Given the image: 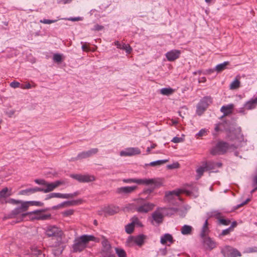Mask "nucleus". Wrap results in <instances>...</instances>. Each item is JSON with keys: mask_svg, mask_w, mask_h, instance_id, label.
Returning <instances> with one entry per match:
<instances>
[{"mask_svg": "<svg viewBox=\"0 0 257 257\" xmlns=\"http://www.w3.org/2000/svg\"><path fill=\"white\" fill-rule=\"evenodd\" d=\"M45 234L48 237H52V240H55L52 246L59 247L62 243V238L63 234L62 230L55 225H49L45 228ZM62 249L59 247L56 251H53L54 255H58L61 253Z\"/></svg>", "mask_w": 257, "mask_h": 257, "instance_id": "f257e3e1", "label": "nucleus"}, {"mask_svg": "<svg viewBox=\"0 0 257 257\" xmlns=\"http://www.w3.org/2000/svg\"><path fill=\"white\" fill-rule=\"evenodd\" d=\"M238 145L235 144H229V143L219 141L210 150V153L212 155H223L227 151L234 152L235 156L238 157L239 153L236 151Z\"/></svg>", "mask_w": 257, "mask_h": 257, "instance_id": "f03ea898", "label": "nucleus"}, {"mask_svg": "<svg viewBox=\"0 0 257 257\" xmlns=\"http://www.w3.org/2000/svg\"><path fill=\"white\" fill-rule=\"evenodd\" d=\"M35 182L37 184L44 186V187L32 188L33 194L37 192H42L45 193L52 192L60 185L64 183L63 181L57 180L53 182H49L44 179H36Z\"/></svg>", "mask_w": 257, "mask_h": 257, "instance_id": "7ed1b4c3", "label": "nucleus"}, {"mask_svg": "<svg viewBox=\"0 0 257 257\" xmlns=\"http://www.w3.org/2000/svg\"><path fill=\"white\" fill-rule=\"evenodd\" d=\"M95 237L91 235H83L76 237L72 245V250L74 252H80L84 250L90 241L94 240Z\"/></svg>", "mask_w": 257, "mask_h": 257, "instance_id": "20e7f679", "label": "nucleus"}, {"mask_svg": "<svg viewBox=\"0 0 257 257\" xmlns=\"http://www.w3.org/2000/svg\"><path fill=\"white\" fill-rule=\"evenodd\" d=\"M135 209L141 213H146L153 209L155 205L149 202L146 199L139 198L135 200L134 203Z\"/></svg>", "mask_w": 257, "mask_h": 257, "instance_id": "39448f33", "label": "nucleus"}, {"mask_svg": "<svg viewBox=\"0 0 257 257\" xmlns=\"http://www.w3.org/2000/svg\"><path fill=\"white\" fill-rule=\"evenodd\" d=\"M24 215H28L29 218L31 220H46L51 218L50 213H45V210L40 209L33 211L28 212Z\"/></svg>", "mask_w": 257, "mask_h": 257, "instance_id": "423d86ee", "label": "nucleus"}, {"mask_svg": "<svg viewBox=\"0 0 257 257\" xmlns=\"http://www.w3.org/2000/svg\"><path fill=\"white\" fill-rule=\"evenodd\" d=\"M211 103L212 98L210 96L203 97L197 105L196 114L199 116L201 115Z\"/></svg>", "mask_w": 257, "mask_h": 257, "instance_id": "0eeeda50", "label": "nucleus"}, {"mask_svg": "<svg viewBox=\"0 0 257 257\" xmlns=\"http://www.w3.org/2000/svg\"><path fill=\"white\" fill-rule=\"evenodd\" d=\"M101 255L103 257H115L114 254L111 252V246L109 241L103 236H101Z\"/></svg>", "mask_w": 257, "mask_h": 257, "instance_id": "6e6552de", "label": "nucleus"}, {"mask_svg": "<svg viewBox=\"0 0 257 257\" xmlns=\"http://www.w3.org/2000/svg\"><path fill=\"white\" fill-rule=\"evenodd\" d=\"M221 253L224 257H238L241 256V253L236 248L229 245H226L221 248Z\"/></svg>", "mask_w": 257, "mask_h": 257, "instance_id": "1a4fd4ad", "label": "nucleus"}, {"mask_svg": "<svg viewBox=\"0 0 257 257\" xmlns=\"http://www.w3.org/2000/svg\"><path fill=\"white\" fill-rule=\"evenodd\" d=\"M28 210V206L27 205V203L25 202H22L21 205L15 208L14 210H12L10 214L11 217H15L16 216L20 215H21V220H23L24 217L26 216H28V215H24L26 213H24L26 211Z\"/></svg>", "mask_w": 257, "mask_h": 257, "instance_id": "9d476101", "label": "nucleus"}, {"mask_svg": "<svg viewBox=\"0 0 257 257\" xmlns=\"http://www.w3.org/2000/svg\"><path fill=\"white\" fill-rule=\"evenodd\" d=\"M183 192L186 193L188 195H190L191 194V192L190 191L178 189L166 192L165 197L166 199L170 202L172 201V200L176 198L177 199H180L179 195Z\"/></svg>", "mask_w": 257, "mask_h": 257, "instance_id": "9b49d317", "label": "nucleus"}, {"mask_svg": "<svg viewBox=\"0 0 257 257\" xmlns=\"http://www.w3.org/2000/svg\"><path fill=\"white\" fill-rule=\"evenodd\" d=\"M70 177L76 180L79 182L87 183L93 181L95 180V177L88 174H71Z\"/></svg>", "mask_w": 257, "mask_h": 257, "instance_id": "f8f14e48", "label": "nucleus"}, {"mask_svg": "<svg viewBox=\"0 0 257 257\" xmlns=\"http://www.w3.org/2000/svg\"><path fill=\"white\" fill-rule=\"evenodd\" d=\"M227 138L230 141L237 140L238 142H241L243 140V136L241 133V128L238 127L232 131H229L227 135Z\"/></svg>", "mask_w": 257, "mask_h": 257, "instance_id": "ddd939ff", "label": "nucleus"}, {"mask_svg": "<svg viewBox=\"0 0 257 257\" xmlns=\"http://www.w3.org/2000/svg\"><path fill=\"white\" fill-rule=\"evenodd\" d=\"M118 211V208L112 205L105 206L100 210L97 211V214L104 216L112 215Z\"/></svg>", "mask_w": 257, "mask_h": 257, "instance_id": "4468645a", "label": "nucleus"}, {"mask_svg": "<svg viewBox=\"0 0 257 257\" xmlns=\"http://www.w3.org/2000/svg\"><path fill=\"white\" fill-rule=\"evenodd\" d=\"M122 181L125 183H135L138 184H145L150 185L154 184L155 181L153 179H124Z\"/></svg>", "mask_w": 257, "mask_h": 257, "instance_id": "2eb2a0df", "label": "nucleus"}, {"mask_svg": "<svg viewBox=\"0 0 257 257\" xmlns=\"http://www.w3.org/2000/svg\"><path fill=\"white\" fill-rule=\"evenodd\" d=\"M203 246L206 250H211L217 246V244L209 236L202 237Z\"/></svg>", "mask_w": 257, "mask_h": 257, "instance_id": "dca6fc26", "label": "nucleus"}, {"mask_svg": "<svg viewBox=\"0 0 257 257\" xmlns=\"http://www.w3.org/2000/svg\"><path fill=\"white\" fill-rule=\"evenodd\" d=\"M137 188V186L121 187L117 188L115 192L121 195H128L134 192Z\"/></svg>", "mask_w": 257, "mask_h": 257, "instance_id": "f3484780", "label": "nucleus"}, {"mask_svg": "<svg viewBox=\"0 0 257 257\" xmlns=\"http://www.w3.org/2000/svg\"><path fill=\"white\" fill-rule=\"evenodd\" d=\"M74 194L72 193L62 194L60 193H51L46 195L45 200H49L53 198L70 199L74 197Z\"/></svg>", "mask_w": 257, "mask_h": 257, "instance_id": "a211bd4d", "label": "nucleus"}, {"mask_svg": "<svg viewBox=\"0 0 257 257\" xmlns=\"http://www.w3.org/2000/svg\"><path fill=\"white\" fill-rule=\"evenodd\" d=\"M181 53L180 50L174 49L167 52L165 56L168 61L172 62L179 58Z\"/></svg>", "mask_w": 257, "mask_h": 257, "instance_id": "6ab92c4d", "label": "nucleus"}, {"mask_svg": "<svg viewBox=\"0 0 257 257\" xmlns=\"http://www.w3.org/2000/svg\"><path fill=\"white\" fill-rule=\"evenodd\" d=\"M163 220V215L162 213L155 211L152 214L151 223L153 225H159Z\"/></svg>", "mask_w": 257, "mask_h": 257, "instance_id": "aec40b11", "label": "nucleus"}, {"mask_svg": "<svg viewBox=\"0 0 257 257\" xmlns=\"http://www.w3.org/2000/svg\"><path fill=\"white\" fill-rule=\"evenodd\" d=\"M141 154V151L138 148H128L120 152L121 156H131Z\"/></svg>", "mask_w": 257, "mask_h": 257, "instance_id": "412c9836", "label": "nucleus"}, {"mask_svg": "<svg viewBox=\"0 0 257 257\" xmlns=\"http://www.w3.org/2000/svg\"><path fill=\"white\" fill-rule=\"evenodd\" d=\"M146 238V236L144 234H140L137 236H130L128 238V241H133L138 245L141 246L144 243V240Z\"/></svg>", "mask_w": 257, "mask_h": 257, "instance_id": "4be33fe9", "label": "nucleus"}, {"mask_svg": "<svg viewBox=\"0 0 257 257\" xmlns=\"http://www.w3.org/2000/svg\"><path fill=\"white\" fill-rule=\"evenodd\" d=\"M96 152V149H91L87 151L79 153L76 158V160H81L87 158L92 155L95 154Z\"/></svg>", "mask_w": 257, "mask_h": 257, "instance_id": "5701e85b", "label": "nucleus"}, {"mask_svg": "<svg viewBox=\"0 0 257 257\" xmlns=\"http://www.w3.org/2000/svg\"><path fill=\"white\" fill-rule=\"evenodd\" d=\"M174 241L172 235L169 233H165L161 237L160 242L162 244H166L167 242L172 244Z\"/></svg>", "mask_w": 257, "mask_h": 257, "instance_id": "b1692460", "label": "nucleus"}, {"mask_svg": "<svg viewBox=\"0 0 257 257\" xmlns=\"http://www.w3.org/2000/svg\"><path fill=\"white\" fill-rule=\"evenodd\" d=\"M257 105V96L251 98L244 104V107L248 110L254 109Z\"/></svg>", "mask_w": 257, "mask_h": 257, "instance_id": "393cba45", "label": "nucleus"}, {"mask_svg": "<svg viewBox=\"0 0 257 257\" xmlns=\"http://www.w3.org/2000/svg\"><path fill=\"white\" fill-rule=\"evenodd\" d=\"M234 107L233 104H229L226 105H223L221 108L220 111L223 113L224 116H226L232 113V110Z\"/></svg>", "mask_w": 257, "mask_h": 257, "instance_id": "a878e982", "label": "nucleus"}, {"mask_svg": "<svg viewBox=\"0 0 257 257\" xmlns=\"http://www.w3.org/2000/svg\"><path fill=\"white\" fill-rule=\"evenodd\" d=\"M12 195L11 189L6 187L0 191V201H3L5 198Z\"/></svg>", "mask_w": 257, "mask_h": 257, "instance_id": "bb28decb", "label": "nucleus"}, {"mask_svg": "<svg viewBox=\"0 0 257 257\" xmlns=\"http://www.w3.org/2000/svg\"><path fill=\"white\" fill-rule=\"evenodd\" d=\"M31 257H45V255L42 253L41 250L36 247H32L31 249Z\"/></svg>", "mask_w": 257, "mask_h": 257, "instance_id": "cd10ccee", "label": "nucleus"}, {"mask_svg": "<svg viewBox=\"0 0 257 257\" xmlns=\"http://www.w3.org/2000/svg\"><path fill=\"white\" fill-rule=\"evenodd\" d=\"M213 215L215 216L217 219H218V221L220 224L224 225H228L230 224V221L229 219H225L219 218V216L221 215V213L220 212L217 211H214Z\"/></svg>", "mask_w": 257, "mask_h": 257, "instance_id": "c85d7f7f", "label": "nucleus"}, {"mask_svg": "<svg viewBox=\"0 0 257 257\" xmlns=\"http://www.w3.org/2000/svg\"><path fill=\"white\" fill-rule=\"evenodd\" d=\"M193 230L191 226L185 224L182 227L181 232L183 235H189L192 233Z\"/></svg>", "mask_w": 257, "mask_h": 257, "instance_id": "c756f323", "label": "nucleus"}, {"mask_svg": "<svg viewBox=\"0 0 257 257\" xmlns=\"http://www.w3.org/2000/svg\"><path fill=\"white\" fill-rule=\"evenodd\" d=\"M208 225V222L207 219H206L202 226L201 231L200 233V236L201 238L206 237V235L208 234L209 230Z\"/></svg>", "mask_w": 257, "mask_h": 257, "instance_id": "7c9ffc66", "label": "nucleus"}, {"mask_svg": "<svg viewBox=\"0 0 257 257\" xmlns=\"http://www.w3.org/2000/svg\"><path fill=\"white\" fill-rule=\"evenodd\" d=\"M229 63L228 61H225L222 63L219 64L215 66V70L217 73H220L226 68L227 66L229 65Z\"/></svg>", "mask_w": 257, "mask_h": 257, "instance_id": "2f4dec72", "label": "nucleus"}, {"mask_svg": "<svg viewBox=\"0 0 257 257\" xmlns=\"http://www.w3.org/2000/svg\"><path fill=\"white\" fill-rule=\"evenodd\" d=\"M168 161V160H160L156 161H153L151 162L149 164H146V166H151L152 167H154L156 166H161Z\"/></svg>", "mask_w": 257, "mask_h": 257, "instance_id": "473e14b6", "label": "nucleus"}, {"mask_svg": "<svg viewBox=\"0 0 257 257\" xmlns=\"http://www.w3.org/2000/svg\"><path fill=\"white\" fill-rule=\"evenodd\" d=\"M131 222L134 225L135 227H142L143 226L142 223L141 222L139 218L136 216L133 217L131 218Z\"/></svg>", "mask_w": 257, "mask_h": 257, "instance_id": "72a5a7b5", "label": "nucleus"}, {"mask_svg": "<svg viewBox=\"0 0 257 257\" xmlns=\"http://www.w3.org/2000/svg\"><path fill=\"white\" fill-rule=\"evenodd\" d=\"M203 163L206 167V170L207 171L216 169L215 162L208 161V162H205Z\"/></svg>", "mask_w": 257, "mask_h": 257, "instance_id": "f704fd0d", "label": "nucleus"}, {"mask_svg": "<svg viewBox=\"0 0 257 257\" xmlns=\"http://www.w3.org/2000/svg\"><path fill=\"white\" fill-rule=\"evenodd\" d=\"M73 204V201H65L60 204H58L56 206H54L53 209H59V208H62L64 206H70L72 205Z\"/></svg>", "mask_w": 257, "mask_h": 257, "instance_id": "c9c22d12", "label": "nucleus"}, {"mask_svg": "<svg viewBox=\"0 0 257 257\" xmlns=\"http://www.w3.org/2000/svg\"><path fill=\"white\" fill-rule=\"evenodd\" d=\"M26 203H27V205L28 206V208L29 207L31 206H43L44 205V203L41 201H25Z\"/></svg>", "mask_w": 257, "mask_h": 257, "instance_id": "e433bc0d", "label": "nucleus"}, {"mask_svg": "<svg viewBox=\"0 0 257 257\" xmlns=\"http://www.w3.org/2000/svg\"><path fill=\"white\" fill-rule=\"evenodd\" d=\"M205 171L207 170H206V167L203 163L202 166H200L196 170L197 179L200 178L203 175Z\"/></svg>", "mask_w": 257, "mask_h": 257, "instance_id": "4c0bfd02", "label": "nucleus"}, {"mask_svg": "<svg viewBox=\"0 0 257 257\" xmlns=\"http://www.w3.org/2000/svg\"><path fill=\"white\" fill-rule=\"evenodd\" d=\"M115 251L118 257H126V253L125 250L119 247H115Z\"/></svg>", "mask_w": 257, "mask_h": 257, "instance_id": "58836bf2", "label": "nucleus"}, {"mask_svg": "<svg viewBox=\"0 0 257 257\" xmlns=\"http://www.w3.org/2000/svg\"><path fill=\"white\" fill-rule=\"evenodd\" d=\"M174 90L171 88H163L160 90V92L164 95H170L173 93Z\"/></svg>", "mask_w": 257, "mask_h": 257, "instance_id": "ea45409f", "label": "nucleus"}, {"mask_svg": "<svg viewBox=\"0 0 257 257\" xmlns=\"http://www.w3.org/2000/svg\"><path fill=\"white\" fill-rule=\"evenodd\" d=\"M121 45L120 49L124 50L127 54L131 53L133 49L129 44L122 43Z\"/></svg>", "mask_w": 257, "mask_h": 257, "instance_id": "a19ab883", "label": "nucleus"}, {"mask_svg": "<svg viewBox=\"0 0 257 257\" xmlns=\"http://www.w3.org/2000/svg\"><path fill=\"white\" fill-rule=\"evenodd\" d=\"M240 86V81L236 79L233 81L231 82V83L230 84V89H236L238 88H239Z\"/></svg>", "mask_w": 257, "mask_h": 257, "instance_id": "79ce46f5", "label": "nucleus"}, {"mask_svg": "<svg viewBox=\"0 0 257 257\" xmlns=\"http://www.w3.org/2000/svg\"><path fill=\"white\" fill-rule=\"evenodd\" d=\"M73 213L74 210L72 209H69L61 212V214L64 217H69L73 214Z\"/></svg>", "mask_w": 257, "mask_h": 257, "instance_id": "37998d69", "label": "nucleus"}, {"mask_svg": "<svg viewBox=\"0 0 257 257\" xmlns=\"http://www.w3.org/2000/svg\"><path fill=\"white\" fill-rule=\"evenodd\" d=\"M135 226L131 222L125 226V232L128 234H131L134 230Z\"/></svg>", "mask_w": 257, "mask_h": 257, "instance_id": "c03bdc74", "label": "nucleus"}, {"mask_svg": "<svg viewBox=\"0 0 257 257\" xmlns=\"http://www.w3.org/2000/svg\"><path fill=\"white\" fill-rule=\"evenodd\" d=\"M62 56L60 54H54L53 56V60L55 62L60 63L63 60Z\"/></svg>", "mask_w": 257, "mask_h": 257, "instance_id": "a18cd8bd", "label": "nucleus"}, {"mask_svg": "<svg viewBox=\"0 0 257 257\" xmlns=\"http://www.w3.org/2000/svg\"><path fill=\"white\" fill-rule=\"evenodd\" d=\"M61 20V18H59L57 17V19L56 20H48V19H43L40 21L41 23L45 24H51L52 23H54L56 22L58 20Z\"/></svg>", "mask_w": 257, "mask_h": 257, "instance_id": "49530a36", "label": "nucleus"}, {"mask_svg": "<svg viewBox=\"0 0 257 257\" xmlns=\"http://www.w3.org/2000/svg\"><path fill=\"white\" fill-rule=\"evenodd\" d=\"M32 194H33L32 188L21 190L19 193V194L22 195H29Z\"/></svg>", "mask_w": 257, "mask_h": 257, "instance_id": "de8ad7c7", "label": "nucleus"}, {"mask_svg": "<svg viewBox=\"0 0 257 257\" xmlns=\"http://www.w3.org/2000/svg\"><path fill=\"white\" fill-rule=\"evenodd\" d=\"M179 210V209L176 207H171L168 209V214L170 215L174 214L176 213Z\"/></svg>", "mask_w": 257, "mask_h": 257, "instance_id": "09e8293b", "label": "nucleus"}, {"mask_svg": "<svg viewBox=\"0 0 257 257\" xmlns=\"http://www.w3.org/2000/svg\"><path fill=\"white\" fill-rule=\"evenodd\" d=\"M21 85L19 82L16 81H14L10 84V86L13 88L21 87Z\"/></svg>", "mask_w": 257, "mask_h": 257, "instance_id": "8fccbe9b", "label": "nucleus"}, {"mask_svg": "<svg viewBox=\"0 0 257 257\" xmlns=\"http://www.w3.org/2000/svg\"><path fill=\"white\" fill-rule=\"evenodd\" d=\"M207 135V130L205 128H202L196 134V136L201 137Z\"/></svg>", "mask_w": 257, "mask_h": 257, "instance_id": "3c124183", "label": "nucleus"}, {"mask_svg": "<svg viewBox=\"0 0 257 257\" xmlns=\"http://www.w3.org/2000/svg\"><path fill=\"white\" fill-rule=\"evenodd\" d=\"M61 20H67L69 21L75 22V21H81L82 20V19L81 17H74V18L71 17L69 18H61Z\"/></svg>", "mask_w": 257, "mask_h": 257, "instance_id": "603ef678", "label": "nucleus"}, {"mask_svg": "<svg viewBox=\"0 0 257 257\" xmlns=\"http://www.w3.org/2000/svg\"><path fill=\"white\" fill-rule=\"evenodd\" d=\"M179 164L177 162L174 163L172 164L168 165L167 166L168 168L169 169H176V168H179Z\"/></svg>", "mask_w": 257, "mask_h": 257, "instance_id": "864d4df0", "label": "nucleus"}, {"mask_svg": "<svg viewBox=\"0 0 257 257\" xmlns=\"http://www.w3.org/2000/svg\"><path fill=\"white\" fill-rule=\"evenodd\" d=\"M33 87H35V85L32 86L30 83H27L26 84H22L21 85V88L23 89H30L32 88Z\"/></svg>", "mask_w": 257, "mask_h": 257, "instance_id": "5fc2aeb1", "label": "nucleus"}, {"mask_svg": "<svg viewBox=\"0 0 257 257\" xmlns=\"http://www.w3.org/2000/svg\"><path fill=\"white\" fill-rule=\"evenodd\" d=\"M232 230H231V227H228L227 229L223 230L222 232L220 234V235L224 236L228 234Z\"/></svg>", "mask_w": 257, "mask_h": 257, "instance_id": "6e6d98bb", "label": "nucleus"}, {"mask_svg": "<svg viewBox=\"0 0 257 257\" xmlns=\"http://www.w3.org/2000/svg\"><path fill=\"white\" fill-rule=\"evenodd\" d=\"M23 202V201H22L21 200H17L14 199H10L8 201L9 203H12V204H21L22 202Z\"/></svg>", "mask_w": 257, "mask_h": 257, "instance_id": "4d7b16f0", "label": "nucleus"}, {"mask_svg": "<svg viewBox=\"0 0 257 257\" xmlns=\"http://www.w3.org/2000/svg\"><path fill=\"white\" fill-rule=\"evenodd\" d=\"M182 140L183 139L181 138L175 137L172 139L171 142L174 143H178L181 142Z\"/></svg>", "mask_w": 257, "mask_h": 257, "instance_id": "13d9d810", "label": "nucleus"}, {"mask_svg": "<svg viewBox=\"0 0 257 257\" xmlns=\"http://www.w3.org/2000/svg\"><path fill=\"white\" fill-rule=\"evenodd\" d=\"M246 251L248 253L256 252L257 251V246L248 247L247 248Z\"/></svg>", "mask_w": 257, "mask_h": 257, "instance_id": "bf43d9fd", "label": "nucleus"}, {"mask_svg": "<svg viewBox=\"0 0 257 257\" xmlns=\"http://www.w3.org/2000/svg\"><path fill=\"white\" fill-rule=\"evenodd\" d=\"M250 200V199L249 198L246 199L244 202L237 205V206L236 207V209H238L239 207L242 206L243 205L247 204Z\"/></svg>", "mask_w": 257, "mask_h": 257, "instance_id": "052dcab7", "label": "nucleus"}, {"mask_svg": "<svg viewBox=\"0 0 257 257\" xmlns=\"http://www.w3.org/2000/svg\"><path fill=\"white\" fill-rule=\"evenodd\" d=\"M82 49L83 51H91L90 48L87 45H83L82 46Z\"/></svg>", "mask_w": 257, "mask_h": 257, "instance_id": "680f3d73", "label": "nucleus"}, {"mask_svg": "<svg viewBox=\"0 0 257 257\" xmlns=\"http://www.w3.org/2000/svg\"><path fill=\"white\" fill-rule=\"evenodd\" d=\"M156 147V145L155 144H152L150 147H148L147 149V152L149 153L151 150L153 149H154Z\"/></svg>", "mask_w": 257, "mask_h": 257, "instance_id": "e2e57ef3", "label": "nucleus"}, {"mask_svg": "<svg viewBox=\"0 0 257 257\" xmlns=\"http://www.w3.org/2000/svg\"><path fill=\"white\" fill-rule=\"evenodd\" d=\"M121 43H120L119 41H116L114 42V45L115 46H116V47L118 49H120V47H121Z\"/></svg>", "mask_w": 257, "mask_h": 257, "instance_id": "0e129e2a", "label": "nucleus"}, {"mask_svg": "<svg viewBox=\"0 0 257 257\" xmlns=\"http://www.w3.org/2000/svg\"><path fill=\"white\" fill-rule=\"evenodd\" d=\"M160 251H161L162 255H165L167 254V252L166 247H165L163 249H160Z\"/></svg>", "mask_w": 257, "mask_h": 257, "instance_id": "69168bd1", "label": "nucleus"}, {"mask_svg": "<svg viewBox=\"0 0 257 257\" xmlns=\"http://www.w3.org/2000/svg\"><path fill=\"white\" fill-rule=\"evenodd\" d=\"M15 112V111L14 110H11L9 112H7V114L10 116H12Z\"/></svg>", "mask_w": 257, "mask_h": 257, "instance_id": "338daca9", "label": "nucleus"}, {"mask_svg": "<svg viewBox=\"0 0 257 257\" xmlns=\"http://www.w3.org/2000/svg\"><path fill=\"white\" fill-rule=\"evenodd\" d=\"M206 81V79L205 77H202L199 79V83H204Z\"/></svg>", "mask_w": 257, "mask_h": 257, "instance_id": "774afa93", "label": "nucleus"}]
</instances>
